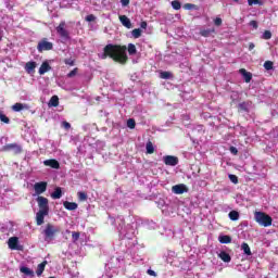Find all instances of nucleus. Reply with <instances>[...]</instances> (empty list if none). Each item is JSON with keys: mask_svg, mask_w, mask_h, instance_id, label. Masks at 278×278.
Here are the masks:
<instances>
[{"mask_svg": "<svg viewBox=\"0 0 278 278\" xmlns=\"http://www.w3.org/2000/svg\"><path fill=\"white\" fill-rule=\"evenodd\" d=\"M127 51L129 55H136L138 53V49H136V45L134 43H128V47L123 45L108 43L103 48L101 59L108 60V58H110V60H113V62L125 65L127 62H129Z\"/></svg>", "mask_w": 278, "mask_h": 278, "instance_id": "nucleus-1", "label": "nucleus"}, {"mask_svg": "<svg viewBox=\"0 0 278 278\" xmlns=\"http://www.w3.org/2000/svg\"><path fill=\"white\" fill-rule=\"evenodd\" d=\"M42 233L45 242H51L52 240H55V235L60 233V227L48 223Z\"/></svg>", "mask_w": 278, "mask_h": 278, "instance_id": "nucleus-2", "label": "nucleus"}, {"mask_svg": "<svg viewBox=\"0 0 278 278\" xmlns=\"http://www.w3.org/2000/svg\"><path fill=\"white\" fill-rule=\"evenodd\" d=\"M254 219L261 227H270L273 225V217L264 212H255Z\"/></svg>", "mask_w": 278, "mask_h": 278, "instance_id": "nucleus-3", "label": "nucleus"}, {"mask_svg": "<svg viewBox=\"0 0 278 278\" xmlns=\"http://www.w3.org/2000/svg\"><path fill=\"white\" fill-rule=\"evenodd\" d=\"M51 50H53V42L47 41V39H42L38 42L37 51H39V53Z\"/></svg>", "mask_w": 278, "mask_h": 278, "instance_id": "nucleus-4", "label": "nucleus"}, {"mask_svg": "<svg viewBox=\"0 0 278 278\" xmlns=\"http://www.w3.org/2000/svg\"><path fill=\"white\" fill-rule=\"evenodd\" d=\"M65 27H66V22H61L56 27V34H59L61 38L68 40L71 38V35L68 34V30H66Z\"/></svg>", "mask_w": 278, "mask_h": 278, "instance_id": "nucleus-5", "label": "nucleus"}, {"mask_svg": "<svg viewBox=\"0 0 278 278\" xmlns=\"http://www.w3.org/2000/svg\"><path fill=\"white\" fill-rule=\"evenodd\" d=\"M37 203L40 212H48L49 213V199L39 195L37 198Z\"/></svg>", "mask_w": 278, "mask_h": 278, "instance_id": "nucleus-6", "label": "nucleus"}, {"mask_svg": "<svg viewBox=\"0 0 278 278\" xmlns=\"http://www.w3.org/2000/svg\"><path fill=\"white\" fill-rule=\"evenodd\" d=\"M163 162L166 166H177L179 164V159L174 155H165Z\"/></svg>", "mask_w": 278, "mask_h": 278, "instance_id": "nucleus-7", "label": "nucleus"}, {"mask_svg": "<svg viewBox=\"0 0 278 278\" xmlns=\"http://www.w3.org/2000/svg\"><path fill=\"white\" fill-rule=\"evenodd\" d=\"M47 181H40V182H36L34 185V190L36 192V194H43V192H47Z\"/></svg>", "mask_w": 278, "mask_h": 278, "instance_id": "nucleus-8", "label": "nucleus"}, {"mask_svg": "<svg viewBox=\"0 0 278 278\" xmlns=\"http://www.w3.org/2000/svg\"><path fill=\"white\" fill-rule=\"evenodd\" d=\"M188 190L189 189L185 184H179L172 187V192H174V194H184L188 192Z\"/></svg>", "mask_w": 278, "mask_h": 278, "instance_id": "nucleus-9", "label": "nucleus"}, {"mask_svg": "<svg viewBox=\"0 0 278 278\" xmlns=\"http://www.w3.org/2000/svg\"><path fill=\"white\" fill-rule=\"evenodd\" d=\"M4 151H14V153H23V148L17 143H9L3 147Z\"/></svg>", "mask_w": 278, "mask_h": 278, "instance_id": "nucleus-10", "label": "nucleus"}, {"mask_svg": "<svg viewBox=\"0 0 278 278\" xmlns=\"http://www.w3.org/2000/svg\"><path fill=\"white\" fill-rule=\"evenodd\" d=\"M45 216H49V212L38 211L36 214V225L40 227V225H45Z\"/></svg>", "mask_w": 278, "mask_h": 278, "instance_id": "nucleus-11", "label": "nucleus"}, {"mask_svg": "<svg viewBox=\"0 0 278 278\" xmlns=\"http://www.w3.org/2000/svg\"><path fill=\"white\" fill-rule=\"evenodd\" d=\"M9 249L12 251H21V247H18V237H11L8 241Z\"/></svg>", "mask_w": 278, "mask_h": 278, "instance_id": "nucleus-12", "label": "nucleus"}, {"mask_svg": "<svg viewBox=\"0 0 278 278\" xmlns=\"http://www.w3.org/2000/svg\"><path fill=\"white\" fill-rule=\"evenodd\" d=\"M36 66H38V63L36 61H29L25 64V71L28 73V75H31V73H36Z\"/></svg>", "mask_w": 278, "mask_h": 278, "instance_id": "nucleus-13", "label": "nucleus"}, {"mask_svg": "<svg viewBox=\"0 0 278 278\" xmlns=\"http://www.w3.org/2000/svg\"><path fill=\"white\" fill-rule=\"evenodd\" d=\"M240 75H242L245 84H251V79H253V74L251 72H247L244 68L239 70Z\"/></svg>", "mask_w": 278, "mask_h": 278, "instance_id": "nucleus-14", "label": "nucleus"}, {"mask_svg": "<svg viewBox=\"0 0 278 278\" xmlns=\"http://www.w3.org/2000/svg\"><path fill=\"white\" fill-rule=\"evenodd\" d=\"M43 164L45 166H50V168H55V169L60 168V162H58V160L55 159L46 160L43 161Z\"/></svg>", "mask_w": 278, "mask_h": 278, "instance_id": "nucleus-15", "label": "nucleus"}, {"mask_svg": "<svg viewBox=\"0 0 278 278\" xmlns=\"http://www.w3.org/2000/svg\"><path fill=\"white\" fill-rule=\"evenodd\" d=\"M119 22L127 29H131V20H129V17H127V15H119Z\"/></svg>", "mask_w": 278, "mask_h": 278, "instance_id": "nucleus-16", "label": "nucleus"}, {"mask_svg": "<svg viewBox=\"0 0 278 278\" xmlns=\"http://www.w3.org/2000/svg\"><path fill=\"white\" fill-rule=\"evenodd\" d=\"M63 207H65V210H68V212H75V210H77L79 205L76 202L65 201L63 202Z\"/></svg>", "mask_w": 278, "mask_h": 278, "instance_id": "nucleus-17", "label": "nucleus"}, {"mask_svg": "<svg viewBox=\"0 0 278 278\" xmlns=\"http://www.w3.org/2000/svg\"><path fill=\"white\" fill-rule=\"evenodd\" d=\"M13 112H21L23 110H29V106L27 104H23L21 102H17L12 105Z\"/></svg>", "mask_w": 278, "mask_h": 278, "instance_id": "nucleus-18", "label": "nucleus"}, {"mask_svg": "<svg viewBox=\"0 0 278 278\" xmlns=\"http://www.w3.org/2000/svg\"><path fill=\"white\" fill-rule=\"evenodd\" d=\"M249 105H251V102L243 101L238 104V112H249Z\"/></svg>", "mask_w": 278, "mask_h": 278, "instance_id": "nucleus-19", "label": "nucleus"}, {"mask_svg": "<svg viewBox=\"0 0 278 278\" xmlns=\"http://www.w3.org/2000/svg\"><path fill=\"white\" fill-rule=\"evenodd\" d=\"M45 268H47V261H43L37 266L36 275L37 277H41L45 273Z\"/></svg>", "mask_w": 278, "mask_h": 278, "instance_id": "nucleus-20", "label": "nucleus"}, {"mask_svg": "<svg viewBox=\"0 0 278 278\" xmlns=\"http://www.w3.org/2000/svg\"><path fill=\"white\" fill-rule=\"evenodd\" d=\"M216 29L214 28H208V29H202L200 30V36H203V38H210L212 34H215Z\"/></svg>", "mask_w": 278, "mask_h": 278, "instance_id": "nucleus-21", "label": "nucleus"}, {"mask_svg": "<svg viewBox=\"0 0 278 278\" xmlns=\"http://www.w3.org/2000/svg\"><path fill=\"white\" fill-rule=\"evenodd\" d=\"M50 70L51 65H49V62H43L39 67V75H45V73H49Z\"/></svg>", "mask_w": 278, "mask_h": 278, "instance_id": "nucleus-22", "label": "nucleus"}, {"mask_svg": "<svg viewBox=\"0 0 278 278\" xmlns=\"http://www.w3.org/2000/svg\"><path fill=\"white\" fill-rule=\"evenodd\" d=\"M218 257H219L223 262H226V263L231 262V255H229V253H227V252H225V251H222V252L218 254Z\"/></svg>", "mask_w": 278, "mask_h": 278, "instance_id": "nucleus-23", "label": "nucleus"}, {"mask_svg": "<svg viewBox=\"0 0 278 278\" xmlns=\"http://www.w3.org/2000/svg\"><path fill=\"white\" fill-rule=\"evenodd\" d=\"M51 199H62V188L56 187L54 191L51 193Z\"/></svg>", "mask_w": 278, "mask_h": 278, "instance_id": "nucleus-24", "label": "nucleus"}, {"mask_svg": "<svg viewBox=\"0 0 278 278\" xmlns=\"http://www.w3.org/2000/svg\"><path fill=\"white\" fill-rule=\"evenodd\" d=\"M220 244H231V237L224 235L218 237Z\"/></svg>", "mask_w": 278, "mask_h": 278, "instance_id": "nucleus-25", "label": "nucleus"}, {"mask_svg": "<svg viewBox=\"0 0 278 278\" xmlns=\"http://www.w3.org/2000/svg\"><path fill=\"white\" fill-rule=\"evenodd\" d=\"M146 151H147L148 155H153V153H155V148L153 147V142H151V141L147 142Z\"/></svg>", "mask_w": 278, "mask_h": 278, "instance_id": "nucleus-26", "label": "nucleus"}, {"mask_svg": "<svg viewBox=\"0 0 278 278\" xmlns=\"http://www.w3.org/2000/svg\"><path fill=\"white\" fill-rule=\"evenodd\" d=\"M49 105L51 108H58V105H60V98H58V96H52Z\"/></svg>", "mask_w": 278, "mask_h": 278, "instance_id": "nucleus-27", "label": "nucleus"}, {"mask_svg": "<svg viewBox=\"0 0 278 278\" xmlns=\"http://www.w3.org/2000/svg\"><path fill=\"white\" fill-rule=\"evenodd\" d=\"M20 271L23 273L24 275H27V277H34L35 274H34V270L29 269V267H21L20 268Z\"/></svg>", "mask_w": 278, "mask_h": 278, "instance_id": "nucleus-28", "label": "nucleus"}, {"mask_svg": "<svg viewBox=\"0 0 278 278\" xmlns=\"http://www.w3.org/2000/svg\"><path fill=\"white\" fill-rule=\"evenodd\" d=\"M241 249L244 252L245 255H253V253L251 252V247H249V243L243 242L241 244Z\"/></svg>", "mask_w": 278, "mask_h": 278, "instance_id": "nucleus-29", "label": "nucleus"}, {"mask_svg": "<svg viewBox=\"0 0 278 278\" xmlns=\"http://www.w3.org/2000/svg\"><path fill=\"white\" fill-rule=\"evenodd\" d=\"M230 220H238V218H240V213H238L237 211H231L228 214Z\"/></svg>", "mask_w": 278, "mask_h": 278, "instance_id": "nucleus-30", "label": "nucleus"}, {"mask_svg": "<svg viewBox=\"0 0 278 278\" xmlns=\"http://www.w3.org/2000/svg\"><path fill=\"white\" fill-rule=\"evenodd\" d=\"M77 197H78L79 201H88V194L86 192H84V191H79L77 193Z\"/></svg>", "mask_w": 278, "mask_h": 278, "instance_id": "nucleus-31", "label": "nucleus"}, {"mask_svg": "<svg viewBox=\"0 0 278 278\" xmlns=\"http://www.w3.org/2000/svg\"><path fill=\"white\" fill-rule=\"evenodd\" d=\"M0 121L1 123H5V125H10V117L1 112H0Z\"/></svg>", "mask_w": 278, "mask_h": 278, "instance_id": "nucleus-32", "label": "nucleus"}, {"mask_svg": "<svg viewBox=\"0 0 278 278\" xmlns=\"http://www.w3.org/2000/svg\"><path fill=\"white\" fill-rule=\"evenodd\" d=\"M263 40H270L273 38V33L270 30H265L262 36Z\"/></svg>", "mask_w": 278, "mask_h": 278, "instance_id": "nucleus-33", "label": "nucleus"}, {"mask_svg": "<svg viewBox=\"0 0 278 278\" xmlns=\"http://www.w3.org/2000/svg\"><path fill=\"white\" fill-rule=\"evenodd\" d=\"M127 127H128L129 129H136V119L129 118V119L127 121Z\"/></svg>", "mask_w": 278, "mask_h": 278, "instance_id": "nucleus-34", "label": "nucleus"}, {"mask_svg": "<svg viewBox=\"0 0 278 278\" xmlns=\"http://www.w3.org/2000/svg\"><path fill=\"white\" fill-rule=\"evenodd\" d=\"M172 8L174 10H181V2H179L178 0L172 1Z\"/></svg>", "mask_w": 278, "mask_h": 278, "instance_id": "nucleus-35", "label": "nucleus"}, {"mask_svg": "<svg viewBox=\"0 0 278 278\" xmlns=\"http://www.w3.org/2000/svg\"><path fill=\"white\" fill-rule=\"evenodd\" d=\"M132 36L135 38H140L142 36V30L140 28H135L132 31H131Z\"/></svg>", "mask_w": 278, "mask_h": 278, "instance_id": "nucleus-36", "label": "nucleus"}, {"mask_svg": "<svg viewBox=\"0 0 278 278\" xmlns=\"http://www.w3.org/2000/svg\"><path fill=\"white\" fill-rule=\"evenodd\" d=\"M274 63L273 61H265L264 68L265 71H273Z\"/></svg>", "mask_w": 278, "mask_h": 278, "instance_id": "nucleus-37", "label": "nucleus"}, {"mask_svg": "<svg viewBox=\"0 0 278 278\" xmlns=\"http://www.w3.org/2000/svg\"><path fill=\"white\" fill-rule=\"evenodd\" d=\"M81 236L80 232H77V231H73L72 232V240L73 242H77V240H79V237Z\"/></svg>", "mask_w": 278, "mask_h": 278, "instance_id": "nucleus-38", "label": "nucleus"}, {"mask_svg": "<svg viewBox=\"0 0 278 278\" xmlns=\"http://www.w3.org/2000/svg\"><path fill=\"white\" fill-rule=\"evenodd\" d=\"M85 21H87V23H92L97 21V17L93 14H89L86 16Z\"/></svg>", "mask_w": 278, "mask_h": 278, "instance_id": "nucleus-39", "label": "nucleus"}, {"mask_svg": "<svg viewBox=\"0 0 278 278\" xmlns=\"http://www.w3.org/2000/svg\"><path fill=\"white\" fill-rule=\"evenodd\" d=\"M160 77H161V79H170V73L169 72H161Z\"/></svg>", "mask_w": 278, "mask_h": 278, "instance_id": "nucleus-40", "label": "nucleus"}, {"mask_svg": "<svg viewBox=\"0 0 278 278\" xmlns=\"http://www.w3.org/2000/svg\"><path fill=\"white\" fill-rule=\"evenodd\" d=\"M249 5H262V1L260 0H248Z\"/></svg>", "mask_w": 278, "mask_h": 278, "instance_id": "nucleus-41", "label": "nucleus"}, {"mask_svg": "<svg viewBox=\"0 0 278 278\" xmlns=\"http://www.w3.org/2000/svg\"><path fill=\"white\" fill-rule=\"evenodd\" d=\"M64 64H66L67 66H75V60H73V59H65L64 60Z\"/></svg>", "mask_w": 278, "mask_h": 278, "instance_id": "nucleus-42", "label": "nucleus"}, {"mask_svg": "<svg viewBox=\"0 0 278 278\" xmlns=\"http://www.w3.org/2000/svg\"><path fill=\"white\" fill-rule=\"evenodd\" d=\"M214 25H216V27H220V25H223V18L216 17L214 20Z\"/></svg>", "mask_w": 278, "mask_h": 278, "instance_id": "nucleus-43", "label": "nucleus"}, {"mask_svg": "<svg viewBox=\"0 0 278 278\" xmlns=\"http://www.w3.org/2000/svg\"><path fill=\"white\" fill-rule=\"evenodd\" d=\"M249 25L250 27H253V29H257L258 27L257 21L255 20L250 21Z\"/></svg>", "mask_w": 278, "mask_h": 278, "instance_id": "nucleus-44", "label": "nucleus"}, {"mask_svg": "<svg viewBox=\"0 0 278 278\" xmlns=\"http://www.w3.org/2000/svg\"><path fill=\"white\" fill-rule=\"evenodd\" d=\"M77 71H79V68H74L73 71H71L68 74H67V77L72 78V77H75V75H77Z\"/></svg>", "mask_w": 278, "mask_h": 278, "instance_id": "nucleus-45", "label": "nucleus"}, {"mask_svg": "<svg viewBox=\"0 0 278 278\" xmlns=\"http://www.w3.org/2000/svg\"><path fill=\"white\" fill-rule=\"evenodd\" d=\"M229 179L232 184H238V176L230 174L229 175Z\"/></svg>", "mask_w": 278, "mask_h": 278, "instance_id": "nucleus-46", "label": "nucleus"}, {"mask_svg": "<svg viewBox=\"0 0 278 278\" xmlns=\"http://www.w3.org/2000/svg\"><path fill=\"white\" fill-rule=\"evenodd\" d=\"M194 8H195V5L192 4V3H186V4H185V9H186V10H194Z\"/></svg>", "mask_w": 278, "mask_h": 278, "instance_id": "nucleus-47", "label": "nucleus"}, {"mask_svg": "<svg viewBox=\"0 0 278 278\" xmlns=\"http://www.w3.org/2000/svg\"><path fill=\"white\" fill-rule=\"evenodd\" d=\"M147 273H148V275H150V277H157V274L153 269H148Z\"/></svg>", "mask_w": 278, "mask_h": 278, "instance_id": "nucleus-48", "label": "nucleus"}, {"mask_svg": "<svg viewBox=\"0 0 278 278\" xmlns=\"http://www.w3.org/2000/svg\"><path fill=\"white\" fill-rule=\"evenodd\" d=\"M62 126L64 127V129H71V123L68 122H63Z\"/></svg>", "mask_w": 278, "mask_h": 278, "instance_id": "nucleus-49", "label": "nucleus"}, {"mask_svg": "<svg viewBox=\"0 0 278 278\" xmlns=\"http://www.w3.org/2000/svg\"><path fill=\"white\" fill-rule=\"evenodd\" d=\"M121 3L123 8H127V5H129V0H121Z\"/></svg>", "mask_w": 278, "mask_h": 278, "instance_id": "nucleus-50", "label": "nucleus"}, {"mask_svg": "<svg viewBox=\"0 0 278 278\" xmlns=\"http://www.w3.org/2000/svg\"><path fill=\"white\" fill-rule=\"evenodd\" d=\"M230 152L233 153V155H238V149H236V147H231Z\"/></svg>", "mask_w": 278, "mask_h": 278, "instance_id": "nucleus-51", "label": "nucleus"}, {"mask_svg": "<svg viewBox=\"0 0 278 278\" xmlns=\"http://www.w3.org/2000/svg\"><path fill=\"white\" fill-rule=\"evenodd\" d=\"M140 27H141V29H147V27H148V24H147V22H141L140 23Z\"/></svg>", "mask_w": 278, "mask_h": 278, "instance_id": "nucleus-52", "label": "nucleus"}, {"mask_svg": "<svg viewBox=\"0 0 278 278\" xmlns=\"http://www.w3.org/2000/svg\"><path fill=\"white\" fill-rule=\"evenodd\" d=\"M253 49H255V43L250 42L249 43V51H253Z\"/></svg>", "mask_w": 278, "mask_h": 278, "instance_id": "nucleus-53", "label": "nucleus"}, {"mask_svg": "<svg viewBox=\"0 0 278 278\" xmlns=\"http://www.w3.org/2000/svg\"><path fill=\"white\" fill-rule=\"evenodd\" d=\"M235 1V3H238V1H240V0H233Z\"/></svg>", "mask_w": 278, "mask_h": 278, "instance_id": "nucleus-54", "label": "nucleus"}]
</instances>
